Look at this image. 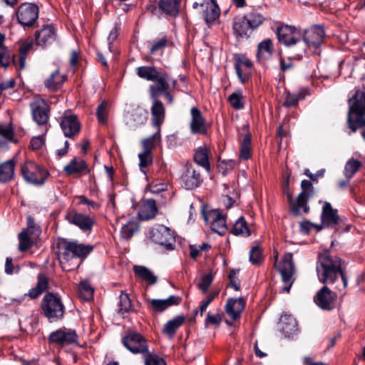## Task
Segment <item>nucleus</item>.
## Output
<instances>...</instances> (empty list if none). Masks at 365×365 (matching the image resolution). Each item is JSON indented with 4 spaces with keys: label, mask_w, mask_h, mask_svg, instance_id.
Wrapping results in <instances>:
<instances>
[{
    "label": "nucleus",
    "mask_w": 365,
    "mask_h": 365,
    "mask_svg": "<svg viewBox=\"0 0 365 365\" xmlns=\"http://www.w3.org/2000/svg\"><path fill=\"white\" fill-rule=\"evenodd\" d=\"M317 272L320 282L336 284L335 288L339 291L344 289L347 285V279L341 267V259L337 256L331 255L329 251L319 254Z\"/></svg>",
    "instance_id": "obj_1"
},
{
    "label": "nucleus",
    "mask_w": 365,
    "mask_h": 365,
    "mask_svg": "<svg viewBox=\"0 0 365 365\" xmlns=\"http://www.w3.org/2000/svg\"><path fill=\"white\" fill-rule=\"evenodd\" d=\"M93 250V246L83 245L66 239H60L56 242V254L61 267L65 271H71L78 267L77 258H86Z\"/></svg>",
    "instance_id": "obj_2"
},
{
    "label": "nucleus",
    "mask_w": 365,
    "mask_h": 365,
    "mask_svg": "<svg viewBox=\"0 0 365 365\" xmlns=\"http://www.w3.org/2000/svg\"><path fill=\"white\" fill-rule=\"evenodd\" d=\"M41 309L44 316L50 322H57L63 319L65 307L58 294L48 292L43 298Z\"/></svg>",
    "instance_id": "obj_3"
},
{
    "label": "nucleus",
    "mask_w": 365,
    "mask_h": 365,
    "mask_svg": "<svg viewBox=\"0 0 365 365\" xmlns=\"http://www.w3.org/2000/svg\"><path fill=\"white\" fill-rule=\"evenodd\" d=\"M301 188L302 192L299 194L295 201H293L292 195L287 192L292 212L296 215H300L302 211L304 213H307L309 211L307 202L314 195L313 185L310 180H303L301 182Z\"/></svg>",
    "instance_id": "obj_4"
},
{
    "label": "nucleus",
    "mask_w": 365,
    "mask_h": 365,
    "mask_svg": "<svg viewBox=\"0 0 365 365\" xmlns=\"http://www.w3.org/2000/svg\"><path fill=\"white\" fill-rule=\"evenodd\" d=\"M194 9H200L208 27L219 24L220 9L216 0H197L193 4Z\"/></svg>",
    "instance_id": "obj_5"
},
{
    "label": "nucleus",
    "mask_w": 365,
    "mask_h": 365,
    "mask_svg": "<svg viewBox=\"0 0 365 365\" xmlns=\"http://www.w3.org/2000/svg\"><path fill=\"white\" fill-rule=\"evenodd\" d=\"M278 271L282 277L284 286L281 291L288 293L295 280V268L293 262V255L292 253H286L278 264Z\"/></svg>",
    "instance_id": "obj_6"
},
{
    "label": "nucleus",
    "mask_w": 365,
    "mask_h": 365,
    "mask_svg": "<svg viewBox=\"0 0 365 365\" xmlns=\"http://www.w3.org/2000/svg\"><path fill=\"white\" fill-rule=\"evenodd\" d=\"M348 125L365 118V93L356 91L349 100Z\"/></svg>",
    "instance_id": "obj_7"
},
{
    "label": "nucleus",
    "mask_w": 365,
    "mask_h": 365,
    "mask_svg": "<svg viewBox=\"0 0 365 365\" xmlns=\"http://www.w3.org/2000/svg\"><path fill=\"white\" fill-rule=\"evenodd\" d=\"M21 173L27 182L34 185H43L49 175L46 170L31 161L22 165Z\"/></svg>",
    "instance_id": "obj_8"
},
{
    "label": "nucleus",
    "mask_w": 365,
    "mask_h": 365,
    "mask_svg": "<svg viewBox=\"0 0 365 365\" xmlns=\"http://www.w3.org/2000/svg\"><path fill=\"white\" fill-rule=\"evenodd\" d=\"M149 237L153 242L165 249L174 250L175 239L173 232L169 227L163 225L153 227L149 232Z\"/></svg>",
    "instance_id": "obj_9"
},
{
    "label": "nucleus",
    "mask_w": 365,
    "mask_h": 365,
    "mask_svg": "<svg viewBox=\"0 0 365 365\" xmlns=\"http://www.w3.org/2000/svg\"><path fill=\"white\" fill-rule=\"evenodd\" d=\"M124 346L133 354H145L148 351V345L145 339L139 333L131 331L122 339Z\"/></svg>",
    "instance_id": "obj_10"
},
{
    "label": "nucleus",
    "mask_w": 365,
    "mask_h": 365,
    "mask_svg": "<svg viewBox=\"0 0 365 365\" xmlns=\"http://www.w3.org/2000/svg\"><path fill=\"white\" fill-rule=\"evenodd\" d=\"M324 36L325 31L324 29L319 26H314L304 32L303 40L307 48L312 50L314 53L319 55L320 51L319 48L323 43Z\"/></svg>",
    "instance_id": "obj_11"
},
{
    "label": "nucleus",
    "mask_w": 365,
    "mask_h": 365,
    "mask_svg": "<svg viewBox=\"0 0 365 365\" xmlns=\"http://www.w3.org/2000/svg\"><path fill=\"white\" fill-rule=\"evenodd\" d=\"M60 126L66 138H73L81 130V123L76 115L71 111H65L61 118Z\"/></svg>",
    "instance_id": "obj_12"
},
{
    "label": "nucleus",
    "mask_w": 365,
    "mask_h": 365,
    "mask_svg": "<svg viewBox=\"0 0 365 365\" xmlns=\"http://www.w3.org/2000/svg\"><path fill=\"white\" fill-rule=\"evenodd\" d=\"M38 12V7L36 5L24 3L16 11L18 21L23 26H31L37 20Z\"/></svg>",
    "instance_id": "obj_13"
},
{
    "label": "nucleus",
    "mask_w": 365,
    "mask_h": 365,
    "mask_svg": "<svg viewBox=\"0 0 365 365\" xmlns=\"http://www.w3.org/2000/svg\"><path fill=\"white\" fill-rule=\"evenodd\" d=\"M33 119L39 125L47 128L50 108L48 103L42 98H36L30 103Z\"/></svg>",
    "instance_id": "obj_14"
},
{
    "label": "nucleus",
    "mask_w": 365,
    "mask_h": 365,
    "mask_svg": "<svg viewBox=\"0 0 365 365\" xmlns=\"http://www.w3.org/2000/svg\"><path fill=\"white\" fill-rule=\"evenodd\" d=\"M205 222L210 225L211 229L220 235H224L227 230L226 220L218 210H212L207 212L203 211Z\"/></svg>",
    "instance_id": "obj_15"
},
{
    "label": "nucleus",
    "mask_w": 365,
    "mask_h": 365,
    "mask_svg": "<svg viewBox=\"0 0 365 365\" xmlns=\"http://www.w3.org/2000/svg\"><path fill=\"white\" fill-rule=\"evenodd\" d=\"M48 340L51 343L66 346L77 342L78 335L75 330L62 327L51 332Z\"/></svg>",
    "instance_id": "obj_16"
},
{
    "label": "nucleus",
    "mask_w": 365,
    "mask_h": 365,
    "mask_svg": "<svg viewBox=\"0 0 365 365\" xmlns=\"http://www.w3.org/2000/svg\"><path fill=\"white\" fill-rule=\"evenodd\" d=\"M336 297V294L324 285L317 292L314 301L322 309L329 311L334 309Z\"/></svg>",
    "instance_id": "obj_17"
},
{
    "label": "nucleus",
    "mask_w": 365,
    "mask_h": 365,
    "mask_svg": "<svg viewBox=\"0 0 365 365\" xmlns=\"http://www.w3.org/2000/svg\"><path fill=\"white\" fill-rule=\"evenodd\" d=\"M278 40L285 46H292L298 42L301 38V34L294 26L282 25L278 27L277 31Z\"/></svg>",
    "instance_id": "obj_18"
},
{
    "label": "nucleus",
    "mask_w": 365,
    "mask_h": 365,
    "mask_svg": "<svg viewBox=\"0 0 365 365\" xmlns=\"http://www.w3.org/2000/svg\"><path fill=\"white\" fill-rule=\"evenodd\" d=\"M322 225L316 226L318 230L323 227L334 228L339 222L338 211L334 209L329 202H324L322 212Z\"/></svg>",
    "instance_id": "obj_19"
},
{
    "label": "nucleus",
    "mask_w": 365,
    "mask_h": 365,
    "mask_svg": "<svg viewBox=\"0 0 365 365\" xmlns=\"http://www.w3.org/2000/svg\"><path fill=\"white\" fill-rule=\"evenodd\" d=\"M180 182L186 190H193L202 182V178L197 169L187 166L180 177Z\"/></svg>",
    "instance_id": "obj_20"
},
{
    "label": "nucleus",
    "mask_w": 365,
    "mask_h": 365,
    "mask_svg": "<svg viewBox=\"0 0 365 365\" xmlns=\"http://www.w3.org/2000/svg\"><path fill=\"white\" fill-rule=\"evenodd\" d=\"M148 119V112L143 108L137 107L128 111L125 116L127 125L131 128H136L143 125Z\"/></svg>",
    "instance_id": "obj_21"
},
{
    "label": "nucleus",
    "mask_w": 365,
    "mask_h": 365,
    "mask_svg": "<svg viewBox=\"0 0 365 365\" xmlns=\"http://www.w3.org/2000/svg\"><path fill=\"white\" fill-rule=\"evenodd\" d=\"M190 131L193 134L205 135L207 133L206 121L201 111L196 107L190 110Z\"/></svg>",
    "instance_id": "obj_22"
},
{
    "label": "nucleus",
    "mask_w": 365,
    "mask_h": 365,
    "mask_svg": "<svg viewBox=\"0 0 365 365\" xmlns=\"http://www.w3.org/2000/svg\"><path fill=\"white\" fill-rule=\"evenodd\" d=\"M148 308L154 312L160 313L164 312L173 305H178L181 302V298L178 296L171 295L165 299H148Z\"/></svg>",
    "instance_id": "obj_23"
},
{
    "label": "nucleus",
    "mask_w": 365,
    "mask_h": 365,
    "mask_svg": "<svg viewBox=\"0 0 365 365\" xmlns=\"http://www.w3.org/2000/svg\"><path fill=\"white\" fill-rule=\"evenodd\" d=\"M32 41H20L19 42V54L14 55L12 58L13 63L19 69H24L26 66V59L29 51L33 48Z\"/></svg>",
    "instance_id": "obj_24"
},
{
    "label": "nucleus",
    "mask_w": 365,
    "mask_h": 365,
    "mask_svg": "<svg viewBox=\"0 0 365 365\" xmlns=\"http://www.w3.org/2000/svg\"><path fill=\"white\" fill-rule=\"evenodd\" d=\"M56 40V30L51 25L43 26L39 31L36 33V44L46 47L53 43Z\"/></svg>",
    "instance_id": "obj_25"
},
{
    "label": "nucleus",
    "mask_w": 365,
    "mask_h": 365,
    "mask_svg": "<svg viewBox=\"0 0 365 365\" xmlns=\"http://www.w3.org/2000/svg\"><path fill=\"white\" fill-rule=\"evenodd\" d=\"M66 219L84 232H90L94 225V220L91 217L81 213L70 212L66 215Z\"/></svg>",
    "instance_id": "obj_26"
},
{
    "label": "nucleus",
    "mask_w": 365,
    "mask_h": 365,
    "mask_svg": "<svg viewBox=\"0 0 365 365\" xmlns=\"http://www.w3.org/2000/svg\"><path fill=\"white\" fill-rule=\"evenodd\" d=\"M245 306V302L243 298H229L225 305V312L232 319L237 320L240 318Z\"/></svg>",
    "instance_id": "obj_27"
},
{
    "label": "nucleus",
    "mask_w": 365,
    "mask_h": 365,
    "mask_svg": "<svg viewBox=\"0 0 365 365\" xmlns=\"http://www.w3.org/2000/svg\"><path fill=\"white\" fill-rule=\"evenodd\" d=\"M169 76L166 73H158V77L154 79L155 84L150 86V96L153 98H157L169 89Z\"/></svg>",
    "instance_id": "obj_28"
},
{
    "label": "nucleus",
    "mask_w": 365,
    "mask_h": 365,
    "mask_svg": "<svg viewBox=\"0 0 365 365\" xmlns=\"http://www.w3.org/2000/svg\"><path fill=\"white\" fill-rule=\"evenodd\" d=\"M232 29L237 38H248L254 31L243 16L235 18Z\"/></svg>",
    "instance_id": "obj_29"
},
{
    "label": "nucleus",
    "mask_w": 365,
    "mask_h": 365,
    "mask_svg": "<svg viewBox=\"0 0 365 365\" xmlns=\"http://www.w3.org/2000/svg\"><path fill=\"white\" fill-rule=\"evenodd\" d=\"M252 62L246 57H239L235 63L237 75L241 82L247 81L251 75Z\"/></svg>",
    "instance_id": "obj_30"
},
{
    "label": "nucleus",
    "mask_w": 365,
    "mask_h": 365,
    "mask_svg": "<svg viewBox=\"0 0 365 365\" xmlns=\"http://www.w3.org/2000/svg\"><path fill=\"white\" fill-rule=\"evenodd\" d=\"M185 317L182 315H178L173 319L169 320L165 324L162 333L170 339H173L176 334L177 330L184 324Z\"/></svg>",
    "instance_id": "obj_31"
},
{
    "label": "nucleus",
    "mask_w": 365,
    "mask_h": 365,
    "mask_svg": "<svg viewBox=\"0 0 365 365\" xmlns=\"http://www.w3.org/2000/svg\"><path fill=\"white\" fill-rule=\"evenodd\" d=\"M150 110L153 125L160 127L163 123L165 116V110L163 103L155 98Z\"/></svg>",
    "instance_id": "obj_32"
},
{
    "label": "nucleus",
    "mask_w": 365,
    "mask_h": 365,
    "mask_svg": "<svg viewBox=\"0 0 365 365\" xmlns=\"http://www.w3.org/2000/svg\"><path fill=\"white\" fill-rule=\"evenodd\" d=\"M279 326L281 331L286 337H289L297 331V321L292 316H282Z\"/></svg>",
    "instance_id": "obj_33"
},
{
    "label": "nucleus",
    "mask_w": 365,
    "mask_h": 365,
    "mask_svg": "<svg viewBox=\"0 0 365 365\" xmlns=\"http://www.w3.org/2000/svg\"><path fill=\"white\" fill-rule=\"evenodd\" d=\"M157 211L155 201L148 199L144 202L142 208L138 212V217L141 220H148L155 216Z\"/></svg>",
    "instance_id": "obj_34"
},
{
    "label": "nucleus",
    "mask_w": 365,
    "mask_h": 365,
    "mask_svg": "<svg viewBox=\"0 0 365 365\" xmlns=\"http://www.w3.org/2000/svg\"><path fill=\"white\" fill-rule=\"evenodd\" d=\"M133 272L136 277H139L149 285H153L158 281V277L155 275L149 269L144 266H134Z\"/></svg>",
    "instance_id": "obj_35"
},
{
    "label": "nucleus",
    "mask_w": 365,
    "mask_h": 365,
    "mask_svg": "<svg viewBox=\"0 0 365 365\" xmlns=\"http://www.w3.org/2000/svg\"><path fill=\"white\" fill-rule=\"evenodd\" d=\"M16 161L9 160L0 165V182H6L13 179L14 176V169Z\"/></svg>",
    "instance_id": "obj_36"
},
{
    "label": "nucleus",
    "mask_w": 365,
    "mask_h": 365,
    "mask_svg": "<svg viewBox=\"0 0 365 365\" xmlns=\"http://www.w3.org/2000/svg\"><path fill=\"white\" fill-rule=\"evenodd\" d=\"M243 17L253 31L258 29L265 20L264 16L255 9H252Z\"/></svg>",
    "instance_id": "obj_37"
},
{
    "label": "nucleus",
    "mask_w": 365,
    "mask_h": 365,
    "mask_svg": "<svg viewBox=\"0 0 365 365\" xmlns=\"http://www.w3.org/2000/svg\"><path fill=\"white\" fill-rule=\"evenodd\" d=\"M88 170L86 163L78 158H74L71 162L64 167V171L69 175L81 173Z\"/></svg>",
    "instance_id": "obj_38"
},
{
    "label": "nucleus",
    "mask_w": 365,
    "mask_h": 365,
    "mask_svg": "<svg viewBox=\"0 0 365 365\" xmlns=\"http://www.w3.org/2000/svg\"><path fill=\"white\" fill-rule=\"evenodd\" d=\"M180 0H160L158 6L165 14L175 16L179 13Z\"/></svg>",
    "instance_id": "obj_39"
},
{
    "label": "nucleus",
    "mask_w": 365,
    "mask_h": 365,
    "mask_svg": "<svg viewBox=\"0 0 365 365\" xmlns=\"http://www.w3.org/2000/svg\"><path fill=\"white\" fill-rule=\"evenodd\" d=\"M48 286V279L46 275L39 274L38 275V282L35 287L31 289L25 296H29L31 299H36L40 296Z\"/></svg>",
    "instance_id": "obj_40"
},
{
    "label": "nucleus",
    "mask_w": 365,
    "mask_h": 365,
    "mask_svg": "<svg viewBox=\"0 0 365 365\" xmlns=\"http://www.w3.org/2000/svg\"><path fill=\"white\" fill-rule=\"evenodd\" d=\"M66 80V77L56 70L46 81L44 85L46 88L51 91L58 90Z\"/></svg>",
    "instance_id": "obj_41"
},
{
    "label": "nucleus",
    "mask_w": 365,
    "mask_h": 365,
    "mask_svg": "<svg viewBox=\"0 0 365 365\" xmlns=\"http://www.w3.org/2000/svg\"><path fill=\"white\" fill-rule=\"evenodd\" d=\"M273 51L272 41L271 39L267 38L258 44L257 56L260 60L267 59L272 56Z\"/></svg>",
    "instance_id": "obj_42"
},
{
    "label": "nucleus",
    "mask_w": 365,
    "mask_h": 365,
    "mask_svg": "<svg viewBox=\"0 0 365 365\" xmlns=\"http://www.w3.org/2000/svg\"><path fill=\"white\" fill-rule=\"evenodd\" d=\"M209 150L205 147L199 148L194 155L195 162L204 168L207 172L210 170V164L208 158Z\"/></svg>",
    "instance_id": "obj_43"
},
{
    "label": "nucleus",
    "mask_w": 365,
    "mask_h": 365,
    "mask_svg": "<svg viewBox=\"0 0 365 365\" xmlns=\"http://www.w3.org/2000/svg\"><path fill=\"white\" fill-rule=\"evenodd\" d=\"M94 289L91 284L85 280L80 282L78 286V297L85 301H89L93 297Z\"/></svg>",
    "instance_id": "obj_44"
},
{
    "label": "nucleus",
    "mask_w": 365,
    "mask_h": 365,
    "mask_svg": "<svg viewBox=\"0 0 365 365\" xmlns=\"http://www.w3.org/2000/svg\"><path fill=\"white\" fill-rule=\"evenodd\" d=\"M232 233L235 235H250V231L247 223L243 217H240L234 224Z\"/></svg>",
    "instance_id": "obj_45"
},
{
    "label": "nucleus",
    "mask_w": 365,
    "mask_h": 365,
    "mask_svg": "<svg viewBox=\"0 0 365 365\" xmlns=\"http://www.w3.org/2000/svg\"><path fill=\"white\" fill-rule=\"evenodd\" d=\"M159 73L155 67L140 66L137 69V74L141 78L147 81H154L158 77Z\"/></svg>",
    "instance_id": "obj_46"
},
{
    "label": "nucleus",
    "mask_w": 365,
    "mask_h": 365,
    "mask_svg": "<svg viewBox=\"0 0 365 365\" xmlns=\"http://www.w3.org/2000/svg\"><path fill=\"white\" fill-rule=\"evenodd\" d=\"M5 35L0 33V65L7 67L11 62V57L8 48L4 45Z\"/></svg>",
    "instance_id": "obj_47"
},
{
    "label": "nucleus",
    "mask_w": 365,
    "mask_h": 365,
    "mask_svg": "<svg viewBox=\"0 0 365 365\" xmlns=\"http://www.w3.org/2000/svg\"><path fill=\"white\" fill-rule=\"evenodd\" d=\"M361 166V163L358 160L354 158L349 159L344 167V175L348 178H351L354 174L359 170Z\"/></svg>",
    "instance_id": "obj_48"
},
{
    "label": "nucleus",
    "mask_w": 365,
    "mask_h": 365,
    "mask_svg": "<svg viewBox=\"0 0 365 365\" xmlns=\"http://www.w3.org/2000/svg\"><path fill=\"white\" fill-rule=\"evenodd\" d=\"M143 356L145 365H167L165 361L159 355L149 350Z\"/></svg>",
    "instance_id": "obj_49"
},
{
    "label": "nucleus",
    "mask_w": 365,
    "mask_h": 365,
    "mask_svg": "<svg viewBox=\"0 0 365 365\" xmlns=\"http://www.w3.org/2000/svg\"><path fill=\"white\" fill-rule=\"evenodd\" d=\"M109 110V103L106 101H103L97 107L96 115L98 121L102 124H106L108 121V114Z\"/></svg>",
    "instance_id": "obj_50"
},
{
    "label": "nucleus",
    "mask_w": 365,
    "mask_h": 365,
    "mask_svg": "<svg viewBox=\"0 0 365 365\" xmlns=\"http://www.w3.org/2000/svg\"><path fill=\"white\" fill-rule=\"evenodd\" d=\"M19 250L21 252H25L33 246L34 242L26 232H21L19 234Z\"/></svg>",
    "instance_id": "obj_51"
},
{
    "label": "nucleus",
    "mask_w": 365,
    "mask_h": 365,
    "mask_svg": "<svg viewBox=\"0 0 365 365\" xmlns=\"http://www.w3.org/2000/svg\"><path fill=\"white\" fill-rule=\"evenodd\" d=\"M251 138L246 135L241 144L239 157L242 160H248L250 158Z\"/></svg>",
    "instance_id": "obj_52"
},
{
    "label": "nucleus",
    "mask_w": 365,
    "mask_h": 365,
    "mask_svg": "<svg viewBox=\"0 0 365 365\" xmlns=\"http://www.w3.org/2000/svg\"><path fill=\"white\" fill-rule=\"evenodd\" d=\"M137 229L136 223L133 221H129L122 227L120 235L124 239L129 240L137 231Z\"/></svg>",
    "instance_id": "obj_53"
},
{
    "label": "nucleus",
    "mask_w": 365,
    "mask_h": 365,
    "mask_svg": "<svg viewBox=\"0 0 365 365\" xmlns=\"http://www.w3.org/2000/svg\"><path fill=\"white\" fill-rule=\"evenodd\" d=\"M263 261L262 251L259 246H254L250 251V262L255 265L260 264Z\"/></svg>",
    "instance_id": "obj_54"
},
{
    "label": "nucleus",
    "mask_w": 365,
    "mask_h": 365,
    "mask_svg": "<svg viewBox=\"0 0 365 365\" xmlns=\"http://www.w3.org/2000/svg\"><path fill=\"white\" fill-rule=\"evenodd\" d=\"M228 101L232 107L236 110L242 109L244 108V103L242 102V94L240 91L232 93L228 97Z\"/></svg>",
    "instance_id": "obj_55"
},
{
    "label": "nucleus",
    "mask_w": 365,
    "mask_h": 365,
    "mask_svg": "<svg viewBox=\"0 0 365 365\" xmlns=\"http://www.w3.org/2000/svg\"><path fill=\"white\" fill-rule=\"evenodd\" d=\"M160 138L159 130L151 136L142 140L143 151L151 153V150L155 146L158 140Z\"/></svg>",
    "instance_id": "obj_56"
},
{
    "label": "nucleus",
    "mask_w": 365,
    "mask_h": 365,
    "mask_svg": "<svg viewBox=\"0 0 365 365\" xmlns=\"http://www.w3.org/2000/svg\"><path fill=\"white\" fill-rule=\"evenodd\" d=\"M168 41L166 38L155 40L152 42V45L150 49L151 54L161 53L164 48L167 46Z\"/></svg>",
    "instance_id": "obj_57"
},
{
    "label": "nucleus",
    "mask_w": 365,
    "mask_h": 365,
    "mask_svg": "<svg viewBox=\"0 0 365 365\" xmlns=\"http://www.w3.org/2000/svg\"><path fill=\"white\" fill-rule=\"evenodd\" d=\"M132 307L131 300L127 294L122 293L120 295L119 300V310L118 312L121 314L128 312Z\"/></svg>",
    "instance_id": "obj_58"
},
{
    "label": "nucleus",
    "mask_w": 365,
    "mask_h": 365,
    "mask_svg": "<svg viewBox=\"0 0 365 365\" xmlns=\"http://www.w3.org/2000/svg\"><path fill=\"white\" fill-rule=\"evenodd\" d=\"M213 281V276L212 274H206L202 276L199 283L197 284V287L200 289L202 293L205 294L207 292L210 286L211 285Z\"/></svg>",
    "instance_id": "obj_59"
},
{
    "label": "nucleus",
    "mask_w": 365,
    "mask_h": 365,
    "mask_svg": "<svg viewBox=\"0 0 365 365\" xmlns=\"http://www.w3.org/2000/svg\"><path fill=\"white\" fill-rule=\"evenodd\" d=\"M140 160L139 166L140 169L148 167L153 161L151 153L143 151L138 154Z\"/></svg>",
    "instance_id": "obj_60"
},
{
    "label": "nucleus",
    "mask_w": 365,
    "mask_h": 365,
    "mask_svg": "<svg viewBox=\"0 0 365 365\" xmlns=\"http://www.w3.org/2000/svg\"><path fill=\"white\" fill-rule=\"evenodd\" d=\"M238 270L232 269L230 271L228 278L230 286L235 290L238 291L240 289V282L237 277Z\"/></svg>",
    "instance_id": "obj_61"
},
{
    "label": "nucleus",
    "mask_w": 365,
    "mask_h": 365,
    "mask_svg": "<svg viewBox=\"0 0 365 365\" xmlns=\"http://www.w3.org/2000/svg\"><path fill=\"white\" fill-rule=\"evenodd\" d=\"M47 130H48V128H44V131H43V133L41 135H39L36 136V137H34L31 139V148L33 150H38V149H39L42 146V145L44 143L43 136L46 133Z\"/></svg>",
    "instance_id": "obj_62"
},
{
    "label": "nucleus",
    "mask_w": 365,
    "mask_h": 365,
    "mask_svg": "<svg viewBox=\"0 0 365 365\" xmlns=\"http://www.w3.org/2000/svg\"><path fill=\"white\" fill-rule=\"evenodd\" d=\"M0 135L7 140L13 141L14 131L9 126L0 125Z\"/></svg>",
    "instance_id": "obj_63"
},
{
    "label": "nucleus",
    "mask_w": 365,
    "mask_h": 365,
    "mask_svg": "<svg viewBox=\"0 0 365 365\" xmlns=\"http://www.w3.org/2000/svg\"><path fill=\"white\" fill-rule=\"evenodd\" d=\"M349 128L352 132H356L357 129L362 128L361 136L365 140V118L359 120V122H354L349 124Z\"/></svg>",
    "instance_id": "obj_64"
}]
</instances>
